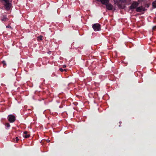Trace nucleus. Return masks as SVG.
Returning <instances> with one entry per match:
<instances>
[{
  "instance_id": "f03ea898",
  "label": "nucleus",
  "mask_w": 156,
  "mask_h": 156,
  "mask_svg": "<svg viewBox=\"0 0 156 156\" xmlns=\"http://www.w3.org/2000/svg\"><path fill=\"white\" fill-rule=\"evenodd\" d=\"M101 26L98 23H94L92 25V27L94 30V31H99L101 30Z\"/></svg>"
},
{
  "instance_id": "412c9836",
  "label": "nucleus",
  "mask_w": 156,
  "mask_h": 156,
  "mask_svg": "<svg viewBox=\"0 0 156 156\" xmlns=\"http://www.w3.org/2000/svg\"><path fill=\"white\" fill-rule=\"evenodd\" d=\"M146 6H147V7H149V5L147 4H146Z\"/></svg>"
},
{
  "instance_id": "4468645a",
  "label": "nucleus",
  "mask_w": 156,
  "mask_h": 156,
  "mask_svg": "<svg viewBox=\"0 0 156 156\" xmlns=\"http://www.w3.org/2000/svg\"><path fill=\"white\" fill-rule=\"evenodd\" d=\"M59 71L61 72H63L64 71H67V69H63L62 68H59Z\"/></svg>"
},
{
  "instance_id": "f257e3e1",
  "label": "nucleus",
  "mask_w": 156,
  "mask_h": 156,
  "mask_svg": "<svg viewBox=\"0 0 156 156\" xmlns=\"http://www.w3.org/2000/svg\"><path fill=\"white\" fill-rule=\"evenodd\" d=\"M5 2L4 4V6L5 7V10L9 11L10 10L11 7V4L9 2V0H1Z\"/></svg>"
},
{
  "instance_id": "f3484780",
  "label": "nucleus",
  "mask_w": 156,
  "mask_h": 156,
  "mask_svg": "<svg viewBox=\"0 0 156 156\" xmlns=\"http://www.w3.org/2000/svg\"><path fill=\"white\" fill-rule=\"evenodd\" d=\"M156 29V26H153V28H152V30H154Z\"/></svg>"
},
{
  "instance_id": "6ab92c4d",
  "label": "nucleus",
  "mask_w": 156,
  "mask_h": 156,
  "mask_svg": "<svg viewBox=\"0 0 156 156\" xmlns=\"http://www.w3.org/2000/svg\"><path fill=\"white\" fill-rule=\"evenodd\" d=\"M66 67V65H64L62 66L63 68H65Z\"/></svg>"
},
{
  "instance_id": "ddd939ff",
  "label": "nucleus",
  "mask_w": 156,
  "mask_h": 156,
  "mask_svg": "<svg viewBox=\"0 0 156 156\" xmlns=\"http://www.w3.org/2000/svg\"><path fill=\"white\" fill-rule=\"evenodd\" d=\"M152 5H153V6L154 8H156V1H154L153 2V3H152Z\"/></svg>"
},
{
  "instance_id": "0eeeda50",
  "label": "nucleus",
  "mask_w": 156,
  "mask_h": 156,
  "mask_svg": "<svg viewBox=\"0 0 156 156\" xmlns=\"http://www.w3.org/2000/svg\"><path fill=\"white\" fill-rule=\"evenodd\" d=\"M23 136L25 138H28L30 137V135L28 133V132L27 131H25L24 132L23 134Z\"/></svg>"
},
{
  "instance_id": "a211bd4d",
  "label": "nucleus",
  "mask_w": 156,
  "mask_h": 156,
  "mask_svg": "<svg viewBox=\"0 0 156 156\" xmlns=\"http://www.w3.org/2000/svg\"><path fill=\"white\" fill-rule=\"evenodd\" d=\"M6 28H11V27L10 25H8V26H6Z\"/></svg>"
},
{
  "instance_id": "1a4fd4ad",
  "label": "nucleus",
  "mask_w": 156,
  "mask_h": 156,
  "mask_svg": "<svg viewBox=\"0 0 156 156\" xmlns=\"http://www.w3.org/2000/svg\"><path fill=\"white\" fill-rule=\"evenodd\" d=\"M98 2H100L102 4H106L109 3V0H99Z\"/></svg>"
},
{
  "instance_id": "4be33fe9",
  "label": "nucleus",
  "mask_w": 156,
  "mask_h": 156,
  "mask_svg": "<svg viewBox=\"0 0 156 156\" xmlns=\"http://www.w3.org/2000/svg\"><path fill=\"white\" fill-rule=\"evenodd\" d=\"M96 0V1H99V0Z\"/></svg>"
},
{
  "instance_id": "dca6fc26",
  "label": "nucleus",
  "mask_w": 156,
  "mask_h": 156,
  "mask_svg": "<svg viewBox=\"0 0 156 156\" xmlns=\"http://www.w3.org/2000/svg\"><path fill=\"white\" fill-rule=\"evenodd\" d=\"M14 139L16 140V143H17L19 140V139H18V138L17 137H16Z\"/></svg>"
},
{
  "instance_id": "aec40b11",
  "label": "nucleus",
  "mask_w": 156,
  "mask_h": 156,
  "mask_svg": "<svg viewBox=\"0 0 156 156\" xmlns=\"http://www.w3.org/2000/svg\"><path fill=\"white\" fill-rule=\"evenodd\" d=\"M12 141L14 142H16V140L14 138H13V139H12Z\"/></svg>"
},
{
  "instance_id": "20e7f679",
  "label": "nucleus",
  "mask_w": 156,
  "mask_h": 156,
  "mask_svg": "<svg viewBox=\"0 0 156 156\" xmlns=\"http://www.w3.org/2000/svg\"><path fill=\"white\" fill-rule=\"evenodd\" d=\"M138 5V3L136 1L134 2L132 4H131V5L129 7V9H134L137 7Z\"/></svg>"
},
{
  "instance_id": "9d476101",
  "label": "nucleus",
  "mask_w": 156,
  "mask_h": 156,
  "mask_svg": "<svg viewBox=\"0 0 156 156\" xmlns=\"http://www.w3.org/2000/svg\"><path fill=\"white\" fill-rule=\"evenodd\" d=\"M5 128L7 129H9V128L10 127V124L9 123H6L5 124Z\"/></svg>"
},
{
  "instance_id": "6e6552de",
  "label": "nucleus",
  "mask_w": 156,
  "mask_h": 156,
  "mask_svg": "<svg viewBox=\"0 0 156 156\" xmlns=\"http://www.w3.org/2000/svg\"><path fill=\"white\" fill-rule=\"evenodd\" d=\"M125 0H115L114 2H115V3L117 4L118 5H120V3H122L125 2Z\"/></svg>"
},
{
  "instance_id": "2eb2a0df",
  "label": "nucleus",
  "mask_w": 156,
  "mask_h": 156,
  "mask_svg": "<svg viewBox=\"0 0 156 156\" xmlns=\"http://www.w3.org/2000/svg\"><path fill=\"white\" fill-rule=\"evenodd\" d=\"M42 40V36H41L39 37H38V41H41Z\"/></svg>"
},
{
  "instance_id": "f8f14e48",
  "label": "nucleus",
  "mask_w": 156,
  "mask_h": 156,
  "mask_svg": "<svg viewBox=\"0 0 156 156\" xmlns=\"http://www.w3.org/2000/svg\"><path fill=\"white\" fill-rule=\"evenodd\" d=\"M2 63L3 64V67L5 68L6 67V62H5V61H2Z\"/></svg>"
},
{
  "instance_id": "423d86ee",
  "label": "nucleus",
  "mask_w": 156,
  "mask_h": 156,
  "mask_svg": "<svg viewBox=\"0 0 156 156\" xmlns=\"http://www.w3.org/2000/svg\"><path fill=\"white\" fill-rule=\"evenodd\" d=\"M145 10V9L142 6H141L136 8V11L137 12H140L141 11H144Z\"/></svg>"
},
{
  "instance_id": "9b49d317",
  "label": "nucleus",
  "mask_w": 156,
  "mask_h": 156,
  "mask_svg": "<svg viewBox=\"0 0 156 156\" xmlns=\"http://www.w3.org/2000/svg\"><path fill=\"white\" fill-rule=\"evenodd\" d=\"M7 20V18L6 16H2V18L1 19L2 21H6Z\"/></svg>"
},
{
  "instance_id": "7ed1b4c3",
  "label": "nucleus",
  "mask_w": 156,
  "mask_h": 156,
  "mask_svg": "<svg viewBox=\"0 0 156 156\" xmlns=\"http://www.w3.org/2000/svg\"><path fill=\"white\" fill-rule=\"evenodd\" d=\"M7 120L10 123H13L16 121V117L12 114H10L7 116Z\"/></svg>"
},
{
  "instance_id": "39448f33",
  "label": "nucleus",
  "mask_w": 156,
  "mask_h": 156,
  "mask_svg": "<svg viewBox=\"0 0 156 156\" xmlns=\"http://www.w3.org/2000/svg\"><path fill=\"white\" fill-rule=\"evenodd\" d=\"M106 5V9L109 10H112L113 9V6L110 3H107L106 4H102Z\"/></svg>"
}]
</instances>
